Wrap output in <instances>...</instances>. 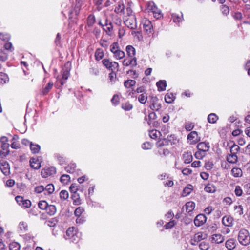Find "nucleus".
<instances>
[{"label": "nucleus", "instance_id": "1", "mask_svg": "<svg viewBox=\"0 0 250 250\" xmlns=\"http://www.w3.org/2000/svg\"><path fill=\"white\" fill-rule=\"evenodd\" d=\"M81 234L77 231L75 227L69 228L66 231L64 237L70 242L77 243L80 239Z\"/></svg>", "mask_w": 250, "mask_h": 250}, {"label": "nucleus", "instance_id": "2", "mask_svg": "<svg viewBox=\"0 0 250 250\" xmlns=\"http://www.w3.org/2000/svg\"><path fill=\"white\" fill-rule=\"evenodd\" d=\"M238 240L240 244L247 246L250 243V236L249 231L245 229H241L238 234Z\"/></svg>", "mask_w": 250, "mask_h": 250}, {"label": "nucleus", "instance_id": "3", "mask_svg": "<svg viewBox=\"0 0 250 250\" xmlns=\"http://www.w3.org/2000/svg\"><path fill=\"white\" fill-rule=\"evenodd\" d=\"M62 79H59L58 77L57 78V86H61L63 85L66 80L70 76V69L68 68L63 69L62 71Z\"/></svg>", "mask_w": 250, "mask_h": 250}, {"label": "nucleus", "instance_id": "4", "mask_svg": "<svg viewBox=\"0 0 250 250\" xmlns=\"http://www.w3.org/2000/svg\"><path fill=\"white\" fill-rule=\"evenodd\" d=\"M125 25L129 28L135 29L137 28L136 19L135 15H131L124 21Z\"/></svg>", "mask_w": 250, "mask_h": 250}, {"label": "nucleus", "instance_id": "5", "mask_svg": "<svg viewBox=\"0 0 250 250\" xmlns=\"http://www.w3.org/2000/svg\"><path fill=\"white\" fill-rule=\"evenodd\" d=\"M103 65L108 69L113 70L119 67V64L116 62H110L109 59H104L102 60Z\"/></svg>", "mask_w": 250, "mask_h": 250}, {"label": "nucleus", "instance_id": "6", "mask_svg": "<svg viewBox=\"0 0 250 250\" xmlns=\"http://www.w3.org/2000/svg\"><path fill=\"white\" fill-rule=\"evenodd\" d=\"M141 23L143 25V27L144 30L147 33H150L152 32L153 26L151 22L146 18H143L142 20Z\"/></svg>", "mask_w": 250, "mask_h": 250}, {"label": "nucleus", "instance_id": "7", "mask_svg": "<svg viewBox=\"0 0 250 250\" xmlns=\"http://www.w3.org/2000/svg\"><path fill=\"white\" fill-rule=\"evenodd\" d=\"M56 172V168L54 167H51L47 168L42 169L41 171V175L43 178H46L49 176L55 174Z\"/></svg>", "mask_w": 250, "mask_h": 250}, {"label": "nucleus", "instance_id": "8", "mask_svg": "<svg viewBox=\"0 0 250 250\" xmlns=\"http://www.w3.org/2000/svg\"><path fill=\"white\" fill-rule=\"evenodd\" d=\"M187 139L189 140L191 145H194L200 140V138L198 137V133L195 131H191L188 135Z\"/></svg>", "mask_w": 250, "mask_h": 250}, {"label": "nucleus", "instance_id": "9", "mask_svg": "<svg viewBox=\"0 0 250 250\" xmlns=\"http://www.w3.org/2000/svg\"><path fill=\"white\" fill-rule=\"evenodd\" d=\"M207 220V217L203 214L197 215L194 219V222L196 226L200 227L203 225Z\"/></svg>", "mask_w": 250, "mask_h": 250}, {"label": "nucleus", "instance_id": "10", "mask_svg": "<svg viewBox=\"0 0 250 250\" xmlns=\"http://www.w3.org/2000/svg\"><path fill=\"white\" fill-rule=\"evenodd\" d=\"M158 99L155 97H153L151 100V104L150 105V108L153 110L158 111L161 108L162 105L160 103H158Z\"/></svg>", "mask_w": 250, "mask_h": 250}, {"label": "nucleus", "instance_id": "11", "mask_svg": "<svg viewBox=\"0 0 250 250\" xmlns=\"http://www.w3.org/2000/svg\"><path fill=\"white\" fill-rule=\"evenodd\" d=\"M240 147L237 145L234 144L230 148L229 153L226 156H238L237 154L239 153Z\"/></svg>", "mask_w": 250, "mask_h": 250}, {"label": "nucleus", "instance_id": "12", "mask_svg": "<svg viewBox=\"0 0 250 250\" xmlns=\"http://www.w3.org/2000/svg\"><path fill=\"white\" fill-rule=\"evenodd\" d=\"M123 64L124 66H130L131 67H133L137 65V59L135 57L131 59H125L123 61Z\"/></svg>", "mask_w": 250, "mask_h": 250}, {"label": "nucleus", "instance_id": "13", "mask_svg": "<svg viewBox=\"0 0 250 250\" xmlns=\"http://www.w3.org/2000/svg\"><path fill=\"white\" fill-rule=\"evenodd\" d=\"M210 240L212 243L220 244L224 241V237L220 234H214L211 236Z\"/></svg>", "mask_w": 250, "mask_h": 250}, {"label": "nucleus", "instance_id": "14", "mask_svg": "<svg viewBox=\"0 0 250 250\" xmlns=\"http://www.w3.org/2000/svg\"><path fill=\"white\" fill-rule=\"evenodd\" d=\"M222 222L225 226L231 227L233 225V218L230 216H225L222 219Z\"/></svg>", "mask_w": 250, "mask_h": 250}, {"label": "nucleus", "instance_id": "15", "mask_svg": "<svg viewBox=\"0 0 250 250\" xmlns=\"http://www.w3.org/2000/svg\"><path fill=\"white\" fill-rule=\"evenodd\" d=\"M0 147L1 150L0 151V158H3L6 157L10 153L9 145H1Z\"/></svg>", "mask_w": 250, "mask_h": 250}, {"label": "nucleus", "instance_id": "16", "mask_svg": "<svg viewBox=\"0 0 250 250\" xmlns=\"http://www.w3.org/2000/svg\"><path fill=\"white\" fill-rule=\"evenodd\" d=\"M231 174L235 178H239L242 176L243 172L240 168L235 167L231 169Z\"/></svg>", "mask_w": 250, "mask_h": 250}, {"label": "nucleus", "instance_id": "17", "mask_svg": "<svg viewBox=\"0 0 250 250\" xmlns=\"http://www.w3.org/2000/svg\"><path fill=\"white\" fill-rule=\"evenodd\" d=\"M183 159L185 164H189L193 159L192 155L191 152H184L183 155Z\"/></svg>", "mask_w": 250, "mask_h": 250}, {"label": "nucleus", "instance_id": "18", "mask_svg": "<svg viewBox=\"0 0 250 250\" xmlns=\"http://www.w3.org/2000/svg\"><path fill=\"white\" fill-rule=\"evenodd\" d=\"M114 12L117 14H124L125 13V5L123 1L116 4L114 9Z\"/></svg>", "mask_w": 250, "mask_h": 250}, {"label": "nucleus", "instance_id": "19", "mask_svg": "<svg viewBox=\"0 0 250 250\" xmlns=\"http://www.w3.org/2000/svg\"><path fill=\"white\" fill-rule=\"evenodd\" d=\"M197 148L198 150H203L207 152L209 148V145L208 143L200 142L197 145Z\"/></svg>", "mask_w": 250, "mask_h": 250}, {"label": "nucleus", "instance_id": "20", "mask_svg": "<svg viewBox=\"0 0 250 250\" xmlns=\"http://www.w3.org/2000/svg\"><path fill=\"white\" fill-rule=\"evenodd\" d=\"M236 246V240L234 239H229L226 242V247L229 250H233Z\"/></svg>", "mask_w": 250, "mask_h": 250}, {"label": "nucleus", "instance_id": "21", "mask_svg": "<svg viewBox=\"0 0 250 250\" xmlns=\"http://www.w3.org/2000/svg\"><path fill=\"white\" fill-rule=\"evenodd\" d=\"M53 85L54 83L53 82H49L47 84V85L41 90V93L43 95L47 94L52 89Z\"/></svg>", "mask_w": 250, "mask_h": 250}, {"label": "nucleus", "instance_id": "22", "mask_svg": "<svg viewBox=\"0 0 250 250\" xmlns=\"http://www.w3.org/2000/svg\"><path fill=\"white\" fill-rule=\"evenodd\" d=\"M30 165L32 168L35 169H39L41 167V163L34 158L30 159Z\"/></svg>", "mask_w": 250, "mask_h": 250}, {"label": "nucleus", "instance_id": "23", "mask_svg": "<svg viewBox=\"0 0 250 250\" xmlns=\"http://www.w3.org/2000/svg\"><path fill=\"white\" fill-rule=\"evenodd\" d=\"M158 90L159 91H162L166 90L167 86V83L165 80H160L156 83Z\"/></svg>", "mask_w": 250, "mask_h": 250}, {"label": "nucleus", "instance_id": "24", "mask_svg": "<svg viewBox=\"0 0 250 250\" xmlns=\"http://www.w3.org/2000/svg\"><path fill=\"white\" fill-rule=\"evenodd\" d=\"M171 17L173 21L175 23L179 22L183 20V14L182 13L179 14L173 13L171 15Z\"/></svg>", "mask_w": 250, "mask_h": 250}, {"label": "nucleus", "instance_id": "25", "mask_svg": "<svg viewBox=\"0 0 250 250\" xmlns=\"http://www.w3.org/2000/svg\"><path fill=\"white\" fill-rule=\"evenodd\" d=\"M186 210L187 212L189 213L192 211L195 207V204L193 202L190 201L187 202L186 205Z\"/></svg>", "mask_w": 250, "mask_h": 250}, {"label": "nucleus", "instance_id": "26", "mask_svg": "<svg viewBox=\"0 0 250 250\" xmlns=\"http://www.w3.org/2000/svg\"><path fill=\"white\" fill-rule=\"evenodd\" d=\"M30 148L32 153L36 154L39 152L41 149V147L39 145L34 144L33 143H31Z\"/></svg>", "mask_w": 250, "mask_h": 250}, {"label": "nucleus", "instance_id": "27", "mask_svg": "<svg viewBox=\"0 0 250 250\" xmlns=\"http://www.w3.org/2000/svg\"><path fill=\"white\" fill-rule=\"evenodd\" d=\"M46 212L50 216L53 215L56 212V208L55 206L53 205H48L46 209Z\"/></svg>", "mask_w": 250, "mask_h": 250}, {"label": "nucleus", "instance_id": "28", "mask_svg": "<svg viewBox=\"0 0 250 250\" xmlns=\"http://www.w3.org/2000/svg\"><path fill=\"white\" fill-rule=\"evenodd\" d=\"M175 98V97L172 93H167L165 96V100L166 102L168 104L172 103L174 101Z\"/></svg>", "mask_w": 250, "mask_h": 250}, {"label": "nucleus", "instance_id": "29", "mask_svg": "<svg viewBox=\"0 0 250 250\" xmlns=\"http://www.w3.org/2000/svg\"><path fill=\"white\" fill-rule=\"evenodd\" d=\"M76 168V165L75 163H71L67 166L65 167V169L66 172L72 173H74L75 171Z\"/></svg>", "mask_w": 250, "mask_h": 250}, {"label": "nucleus", "instance_id": "30", "mask_svg": "<svg viewBox=\"0 0 250 250\" xmlns=\"http://www.w3.org/2000/svg\"><path fill=\"white\" fill-rule=\"evenodd\" d=\"M218 119V117L215 113H210L208 115V121L211 124H214Z\"/></svg>", "mask_w": 250, "mask_h": 250}, {"label": "nucleus", "instance_id": "31", "mask_svg": "<svg viewBox=\"0 0 250 250\" xmlns=\"http://www.w3.org/2000/svg\"><path fill=\"white\" fill-rule=\"evenodd\" d=\"M126 51L130 57H133L135 54V49L131 45H127L126 47Z\"/></svg>", "mask_w": 250, "mask_h": 250}, {"label": "nucleus", "instance_id": "32", "mask_svg": "<svg viewBox=\"0 0 250 250\" xmlns=\"http://www.w3.org/2000/svg\"><path fill=\"white\" fill-rule=\"evenodd\" d=\"M226 161L229 164H235L238 161V156H226Z\"/></svg>", "mask_w": 250, "mask_h": 250}, {"label": "nucleus", "instance_id": "33", "mask_svg": "<svg viewBox=\"0 0 250 250\" xmlns=\"http://www.w3.org/2000/svg\"><path fill=\"white\" fill-rule=\"evenodd\" d=\"M205 191L208 193H214L216 191V187L211 184H208L204 188Z\"/></svg>", "mask_w": 250, "mask_h": 250}, {"label": "nucleus", "instance_id": "34", "mask_svg": "<svg viewBox=\"0 0 250 250\" xmlns=\"http://www.w3.org/2000/svg\"><path fill=\"white\" fill-rule=\"evenodd\" d=\"M9 165L8 163L0 164V168L4 175H7L9 172Z\"/></svg>", "mask_w": 250, "mask_h": 250}, {"label": "nucleus", "instance_id": "35", "mask_svg": "<svg viewBox=\"0 0 250 250\" xmlns=\"http://www.w3.org/2000/svg\"><path fill=\"white\" fill-rule=\"evenodd\" d=\"M114 54V57L116 59H121L125 57V53L124 51L121 50L120 49L117 51Z\"/></svg>", "mask_w": 250, "mask_h": 250}, {"label": "nucleus", "instance_id": "36", "mask_svg": "<svg viewBox=\"0 0 250 250\" xmlns=\"http://www.w3.org/2000/svg\"><path fill=\"white\" fill-rule=\"evenodd\" d=\"M19 228L20 229V230L22 232H24L28 230V225L27 224L26 222H21L19 223Z\"/></svg>", "mask_w": 250, "mask_h": 250}, {"label": "nucleus", "instance_id": "37", "mask_svg": "<svg viewBox=\"0 0 250 250\" xmlns=\"http://www.w3.org/2000/svg\"><path fill=\"white\" fill-rule=\"evenodd\" d=\"M104 53L100 49H97L95 53V59L97 60H100L104 57Z\"/></svg>", "mask_w": 250, "mask_h": 250}, {"label": "nucleus", "instance_id": "38", "mask_svg": "<svg viewBox=\"0 0 250 250\" xmlns=\"http://www.w3.org/2000/svg\"><path fill=\"white\" fill-rule=\"evenodd\" d=\"M8 81L7 75L2 72H0V84L5 83Z\"/></svg>", "mask_w": 250, "mask_h": 250}, {"label": "nucleus", "instance_id": "39", "mask_svg": "<svg viewBox=\"0 0 250 250\" xmlns=\"http://www.w3.org/2000/svg\"><path fill=\"white\" fill-rule=\"evenodd\" d=\"M222 14L224 16H227L229 13V8L226 5H222L220 7Z\"/></svg>", "mask_w": 250, "mask_h": 250}, {"label": "nucleus", "instance_id": "40", "mask_svg": "<svg viewBox=\"0 0 250 250\" xmlns=\"http://www.w3.org/2000/svg\"><path fill=\"white\" fill-rule=\"evenodd\" d=\"M71 198L73 200V202L76 204H80L81 200H80V196L77 192L73 193V194L71 195Z\"/></svg>", "mask_w": 250, "mask_h": 250}, {"label": "nucleus", "instance_id": "41", "mask_svg": "<svg viewBox=\"0 0 250 250\" xmlns=\"http://www.w3.org/2000/svg\"><path fill=\"white\" fill-rule=\"evenodd\" d=\"M70 179V176L68 175L63 174L61 176L60 178V181L62 184L65 185L68 183Z\"/></svg>", "mask_w": 250, "mask_h": 250}, {"label": "nucleus", "instance_id": "42", "mask_svg": "<svg viewBox=\"0 0 250 250\" xmlns=\"http://www.w3.org/2000/svg\"><path fill=\"white\" fill-rule=\"evenodd\" d=\"M20 245L16 242H13L9 245L10 250H20Z\"/></svg>", "mask_w": 250, "mask_h": 250}, {"label": "nucleus", "instance_id": "43", "mask_svg": "<svg viewBox=\"0 0 250 250\" xmlns=\"http://www.w3.org/2000/svg\"><path fill=\"white\" fill-rule=\"evenodd\" d=\"M136 83V81L133 80H128L125 81L124 82V86L127 88H129L133 86H134Z\"/></svg>", "mask_w": 250, "mask_h": 250}, {"label": "nucleus", "instance_id": "44", "mask_svg": "<svg viewBox=\"0 0 250 250\" xmlns=\"http://www.w3.org/2000/svg\"><path fill=\"white\" fill-rule=\"evenodd\" d=\"M206 153V152L203 150H198V151L195 152L194 156L197 159H202L205 156Z\"/></svg>", "mask_w": 250, "mask_h": 250}, {"label": "nucleus", "instance_id": "45", "mask_svg": "<svg viewBox=\"0 0 250 250\" xmlns=\"http://www.w3.org/2000/svg\"><path fill=\"white\" fill-rule=\"evenodd\" d=\"M48 204L46 201H40L38 203L39 208L42 210H46Z\"/></svg>", "mask_w": 250, "mask_h": 250}, {"label": "nucleus", "instance_id": "46", "mask_svg": "<svg viewBox=\"0 0 250 250\" xmlns=\"http://www.w3.org/2000/svg\"><path fill=\"white\" fill-rule=\"evenodd\" d=\"M153 16L157 19H159L163 16L161 11L157 7V10H154L152 11Z\"/></svg>", "mask_w": 250, "mask_h": 250}, {"label": "nucleus", "instance_id": "47", "mask_svg": "<svg viewBox=\"0 0 250 250\" xmlns=\"http://www.w3.org/2000/svg\"><path fill=\"white\" fill-rule=\"evenodd\" d=\"M122 108L125 111H129L132 109L133 105L129 102H126L122 104Z\"/></svg>", "mask_w": 250, "mask_h": 250}, {"label": "nucleus", "instance_id": "48", "mask_svg": "<svg viewBox=\"0 0 250 250\" xmlns=\"http://www.w3.org/2000/svg\"><path fill=\"white\" fill-rule=\"evenodd\" d=\"M95 22V18L93 15H90L87 18V24L89 26H92Z\"/></svg>", "mask_w": 250, "mask_h": 250}, {"label": "nucleus", "instance_id": "49", "mask_svg": "<svg viewBox=\"0 0 250 250\" xmlns=\"http://www.w3.org/2000/svg\"><path fill=\"white\" fill-rule=\"evenodd\" d=\"M69 197V194L67 191L65 190H62L60 193V197L63 200H66Z\"/></svg>", "mask_w": 250, "mask_h": 250}, {"label": "nucleus", "instance_id": "50", "mask_svg": "<svg viewBox=\"0 0 250 250\" xmlns=\"http://www.w3.org/2000/svg\"><path fill=\"white\" fill-rule=\"evenodd\" d=\"M44 190L47 191L48 194H52L54 191V185L52 184H48L46 187L44 188Z\"/></svg>", "mask_w": 250, "mask_h": 250}, {"label": "nucleus", "instance_id": "51", "mask_svg": "<svg viewBox=\"0 0 250 250\" xmlns=\"http://www.w3.org/2000/svg\"><path fill=\"white\" fill-rule=\"evenodd\" d=\"M119 49L118 42H114L110 45V51L113 54L115 53Z\"/></svg>", "mask_w": 250, "mask_h": 250}, {"label": "nucleus", "instance_id": "52", "mask_svg": "<svg viewBox=\"0 0 250 250\" xmlns=\"http://www.w3.org/2000/svg\"><path fill=\"white\" fill-rule=\"evenodd\" d=\"M139 101L143 104H145L147 100V95L145 93H142L139 96Z\"/></svg>", "mask_w": 250, "mask_h": 250}, {"label": "nucleus", "instance_id": "53", "mask_svg": "<svg viewBox=\"0 0 250 250\" xmlns=\"http://www.w3.org/2000/svg\"><path fill=\"white\" fill-rule=\"evenodd\" d=\"M119 96L116 94L113 96L111 100V102L114 105L116 106L119 104Z\"/></svg>", "mask_w": 250, "mask_h": 250}, {"label": "nucleus", "instance_id": "54", "mask_svg": "<svg viewBox=\"0 0 250 250\" xmlns=\"http://www.w3.org/2000/svg\"><path fill=\"white\" fill-rule=\"evenodd\" d=\"M105 26L106 27V28L104 29V30L108 33V34L111 35L113 30V26L112 23L111 22L109 23H106L105 24Z\"/></svg>", "mask_w": 250, "mask_h": 250}, {"label": "nucleus", "instance_id": "55", "mask_svg": "<svg viewBox=\"0 0 250 250\" xmlns=\"http://www.w3.org/2000/svg\"><path fill=\"white\" fill-rule=\"evenodd\" d=\"M147 8L149 10L151 11V12L154 10H157V6L156 4L153 1H150L147 4Z\"/></svg>", "mask_w": 250, "mask_h": 250}, {"label": "nucleus", "instance_id": "56", "mask_svg": "<svg viewBox=\"0 0 250 250\" xmlns=\"http://www.w3.org/2000/svg\"><path fill=\"white\" fill-rule=\"evenodd\" d=\"M204 239V237H203V234L202 233H197L195 234L193 237V240L194 241H198V242Z\"/></svg>", "mask_w": 250, "mask_h": 250}, {"label": "nucleus", "instance_id": "57", "mask_svg": "<svg viewBox=\"0 0 250 250\" xmlns=\"http://www.w3.org/2000/svg\"><path fill=\"white\" fill-rule=\"evenodd\" d=\"M191 188L192 186L190 185H189V187H186L184 189L183 194H184V196H187L191 193L192 190Z\"/></svg>", "mask_w": 250, "mask_h": 250}, {"label": "nucleus", "instance_id": "58", "mask_svg": "<svg viewBox=\"0 0 250 250\" xmlns=\"http://www.w3.org/2000/svg\"><path fill=\"white\" fill-rule=\"evenodd\" d=\"M234 192L237 196H240L242 195L243 191L240 186H236L235 187Z\"/></svg>", "mask_w": 250, "mask_h": 250}, {"label": "nucleus", "instance_id": "59", "mask_svg": "<svg viewBox=\"0 0 250 250\" xmlns=\"http://www.w3.org/2000/svg\"><path fill=\"white\" fill-rule=\"evenodd\" d=\"M199 247L201 250H207L209 248V246L207 243L202 242L199 244Z\"/></svg>", "mask_w": 250, "mask_h": 250}, {"label": "nucleus", "instance_id": "60", "mask_svg": "<svg viewBox=\"0 0 250 250\" xmlns=\"http://www.w3.org/2000/svg\"><path fill=\"white\" fill-rule=\"evenodd\" d=\"M84 211V209L81 208V207H78L77 208L75 211H74V214L75 215V216H78V217H80L81 216V215L82 214V213Z\"/></svg>", "mask_w": 250, "mask_h": 250}, {"label": "nucleus", "instance_id": "61", "mask_svg": "<svg viewBox=\"0 0 250 250\" xmlns=\"http://www.w3.org/2000/svg\"><path fill=\"white\" fill-rule=\"evenodd\" d=\"M160 132H157L156 130H152L149 131V136L152 139H156L158 137V134H159Z\"/></svg>", "mask_w": 250, "mask_h": 250}, {"label": "nucleus", "instance_id": "62", "mask_svg": "<svg viewBox=\"0 0 250 250\" xmlns=\"http://www.w3.org/2000/svg\"><path fill=\"white\" fill-rule=\"evenodd\" d=\"M8 139L6 136H2L0 138V142L1 143V145H9V144L8 143Z\"/></svg>", "mask_w": 250, "mask_h": 250}, {"label": "nucleus", "instance_id": "63", "mask_svg": "<svg viewBox=\"0 0 250 250\" xmlns=\"http://www.w3.org/2000/svg\"><path fill=\"white\" fill-rule=\"evenodd\" d=\"M69 190L71 193L77 192L78 189L76 184H72L69 187Z\"/></svg>", "mask_w": 250, "mask_h": 250}, {"label": "nucleus", "instance_id": "64", "mask_svg": "<svg viewBox=\"0 0 250 250\" xmlns=\"http://www.w3.org/2000/svg\"><path fill=\"white\" fill-rule=\"evenodd\" d=\"M7 59V54L4 53L2 50L0 49V61H5Z\"/></svg>", "mask_w": 250, "mask_h": 250}]
</instances>
